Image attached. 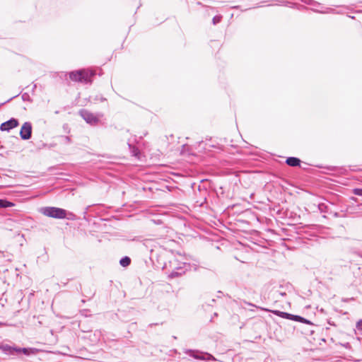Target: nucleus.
I'll list each match as a JSON object with an SVG mask.
<instances>
[{
    "mask_svg": "<svg viewBox=\"0 0 362 362\" xmlns=\"http://www.w3.org/2000/svg\"><path fill=\"white\" fill-rule=\"evenodd\" d=\"M97 76H101V73L90 67L62 71L59 74V77L66 81L67 84L72 82L84 86H91Z\"/></svg>",
    "mask_w": 362,
    "mask_h": 362,
    "instance_id": "1",
    "label": "nucleus"
},
{
    "mask_svg": "<svg viewBox=\"0 0 362 362\" xmlns=\"http://www.w3.org/2000/svg\"><path fill=\"white\" fill-rule=\"evenodd\" d=\"M35 6L43 14L52 15L57 13L58 5L57 0H38Z\"/></svg>",
    "mask_w": 362,
    "mask_h": 362,
    "instance_id": "2",
    "label": "nucleus"
},
{
    "mask_svg": "<svg viewBox=\"0 0 362 362\" xmlns=\"http://www.w3.org/2000/svg\"><path fill=\"white\" fill-rule=\"evenodd\" d=\"M40 211L46 216L54 218H64L66 216V211L64 209L57 207H42Z\"/></svg>",
    "mask_w": 362,
    "mask_h": 362,
    "instance_id": "3",
    "label": "nucleus"
},
{
    "mask_svg": "<svg viewBox=\"0 0 362 362\" xmlns=\"http://www.w3.org/2000/svg\"><path fill=\"white\" fill-rule=\"evenodd\" d=\"M80 115L87 123L92 125L97 124L99 122L100 118L103 117L102 114L95 115L85 110H81L80 112Z\"/></svg>",
    "mask_w": 362,
    "mask_h": 362,
    "instance_id": "4",
    "label": "nucleus"
},
{
    "mask_svg": "<svg viewBox=\"0 0 362 362\" xmlns=\"http://www.w3.org/2000/svg\"><path fill=\"white\" fill-rule=\"evenodd\" d=\"M190 356L199 360H215L214 357L207 353L199 352L197 351L189 350L186 352Z\"/></svg>",
    "mask_w": 362,
    "mask_h": 362,
    "instance_id": "5",
    "label": "nucleus"
},
{
    "mask_svg": "<svg viewBox=\"0 0 362 362\" xmlns=\"http://www.w3.org/2000/svg\"><path fill=\"white\" fill-rule=\"evenodd\" d=\"M32 125L30 122H25L21 129L20 135L22 139L28 140L31 137Z\"/></svg>",
    "mask_w": 362,
    "mask_h": 362,
    "instance_id": "6",
    "label": "nucleus"
},
{
    "mask_svg": "<svg viewBox=\"0 0 362 362\" xmlns=\"http://www.w3.org/2000/svg\"><path fill=\"white\" fill-rule=\"evenodd\" d=\"M18 125V122L17 119L12 118L1 124L0 129L1 131H7L16 127Z\"/></svg>",
    "mask_w": 362,
    "mask_h": 362,
    "instance_id": "7",
    "label": "nucleus"
},
{
    "mask_svg": "<svg viewBox=\"0 0 362 362\" xmlns=\"http://www.w3.org/2000/svg\"><path fill=\"white\" fill-rule=\"evenodd\" d=\"M274 314H275L276 315H278L279 317H281L283 318H286V319H295V320H299V319H302V317H299V316H297V315H293L291 314H289V313H284V312H281V311H279V310H272V311Z\"/></svg>",
    "mask_w": 362,
    "mask_h": 362,
    "instance_id": "8",
    "label": "nucleus"
},
{
    "mask_svg": "<svg viewBox=\"0 0 362 362\" xmlns=\"http://www.w3.org/2000/svg\"><path fill=\"white\" fill-rule=\"evenodd\" d=\"M286 163L290 166L295 167L300 165V160L295 157H289L286 159Z\"/></svg>",
    "mask_w": 362,
    "mask_h": 362,
    "instance_id": "9",
    "label": "nucleus"
},
{
    "mask_svg": "<svg viewBox=\"0 0 362 362\" xmlns=\"http://www.w3.org/2000/svg\"><path fill=\"white\" fill-rule=\"evenodd\" d=\"M315 13H338L339 12L336 11L334 8L327 7L325 10L321 11L317 8H310Z\"/></svg>",
    "mask_w": 362,
    "mask_h": 362,
    "instance_id": "10",
    "label": "nucleus"
},
{
    "mask_svg": "<svg viewBox=\"0 0 362 362\" xmlns=\"http://www.w3.org/2000/svg\"><path fill=\"white\" fill-rule=\"evenodd\" d=\"M21 350V353L27 356L37 354L39 351V350L35 348H22Z\"/></svg>",
    "mask_w": 362,
    "mask_h": 362,
    "instance_id": "11",
    "label": "nucleus"
},
{
    "mask_svg": "<svg viewBox=\"0 0 362 362\" xmlns=\"http://www.w3.org/2000/svg\"><path fill=\"white\" fill-rule=\"evenodd\" d=\"M1 350L8 354H13V346H9L8 344H3L0 346Z\"/></svg>",
    "mask_w": 362,
    "mask_h": 362,
    "instance_id": "12",
    "label": "nucleus"
},
{
    "mask_svg": "<svg viewBox=\"0 0 362 362\" xmlns=\"http://www.w3.org/2000/svg\"><path fill=\"white\" fill-rule=\"evenodd\" d=\"M14 203L7 201L6 199H0V208H8L14 206Z\"/></svg>",
    "mask_w": 362,
    "mask_h": 362,
    "instance_id": "13",
    "label": "nucleus"
},
{
    "mask_svg": "<svg viewBox=\"0 0 362 362\" xmlns=\"http://www.w3.org/2000/svg\"><path fill=\"white\" fill-rule=\"evenodd\" d=\"M299 1L306 5L313 6H319L321 5V4L320 2L315 1V0H299Z\"/></svg>",
    "mask_w": 362,
    "mask_h": 362,
    "instance_id": "14",
    "label": "nucleus"
},
{
    "mask_svg": "<svg viewBox=\"0 0 362 362\" xmlns=\"http://www.w3.org/2000/svg\"><path fill=\"white\" fill-rule=\"evenodd\" d=\"M223 19V16L221 14H217L216 16H214L212 18V24L216 25L217 24H218L219 23L221 22Z\"/></svg>",
    "mask_w": 362,
    "mask_h": 362,
    "instance_id": "15",
    "label": "nucleus"
},
{
    "mask_svg": "<svg viewBox=\"0 0 362 362\" xmlns=\"http://www.w3.org/2000/svg\"><path fill=\"white\" fill-rule=\"evenodd\" d=\"M129 147L131 150V153H132V155L134 156L139 158L140 152H139V149L137 148H136L135 146H132L131 144H129Z\"/></svg>",
    "mask_w": 362,
    "mask_h": 362,
    "instance_id": "16",
    "label": "nucleus"
},
{
    "mask_svg": "<svg viewBox=\"0 0 362 362\" xmlns=\"http://www.w3.org/2000/svg\"><path fill=\"white\" fill-rule=\"evenodd\" d=\"M130 262H131V259L128 257H124L122 258L119 261V263L122 267L129 266Z\"/></svg>",
    "mask_w": 362,
    "mask_h": 362,
    "instance_id": "17",
    "label": "nucleus"
},
{
    "mask_svg": "<svg viewBox=\"0 0 362 362\" xmlns=\"http://www.w3.org/2000/svg\"><path fill=\"white\" fill-rule=\"evenodd\" d=\"M356 328L362 334V319L356 322Z\"/></svg>",
    "mask_w": 362,
    "mask_h": 362,
    "instance_id": "18",
    "label": "nucleus"
},
{
    "mask_svg": "<svg viewBox=\"0 0 362 362\" xmlns=\"http://www.w3.org/2000/svg\"><path fill=\"white\" fill-rule=\"evenodd\" d=\"M209 45L211 46V47L213 48L214 47H218L219 45V43L216 40H211L209 42Z\"/></svg>",
    "mask_w": 362,
    "mask_h": 362,
    "instance_id": "19",
    "label": "nucleus"
},
{
    "mask_svg": "<svg viewBox=\"0 0 362 362\" xmlns=\"http://www.w3.org/2000/svg\"><path fill=\"white\" fill-rule=\"evenodd\" d=\"M22 99L23 100H30V98H29V95L28 93L25 92L23 95H22Z\"/></svg>",
    "mask_w": 362,
    "mask_h": 362,
    "instance_id": "20",
    "label": "nucleus"
},
{
    "mask_svg": "<svg viewBox=\"0 0 362 362\" xmlns=\"http://www.w3.org/2000/svg\"><path fill=\"white\" fill-rule=\"evenodd\" d=\"M354 194L358 196H362V189H355Z\"/></svg>",
    "mask_w": 362,
    "mask_h": 362,
    "instance_id": "21",
    "label": "nucleus"
},
{
    "mask_svg": "<svg viewBox=\"0 0 362 362\" xmlns=\"http://www.w3.org/2000/svg\"><path fill=\"white\" fill-rule=\"evenodd\" d=\"M21 349L22 348H17V347H14L13 349V353L14 352H16V353H21Z\"/></svg>",
    "mask_w": 362,
    "mask_h": 362,
    "instance_id": "22",
    "label": "nucleus"
},
{
    "mask_svg": "<svg viewBox=\"0 0 362 362\" xmlns=\"http://www.w3.org/2000/svg\"><path fill=\"white\" fill-rule=\"evenodd\" d=\"M33 87L31 90H35L37 88V83L33 82L32 83Z\"/></svg>",
    "mask_w": 362,
    "mask_h": 362,
    "instance_id": "23",
    "label": "nucleus"
},
{
    "mask_svg": "<svg viewBox=\"0 0 362 362\" xmlns=\"http://www.w3.org/2000/svg\"><path fill=\"white\" fill-rule=\"evenodd\" d=\"M30 86H20L19 89H21V91H23L25 88H28Z\"/></svg>",
    "mask_w": 362,
    "mask_h": 362,
    "instance_id": "24",
    "label": "nucleus"
},
{
    "mask_svg": "<svg viewBox=\"0 0 362 362\" xmlns=\"http://www.w3.org/2000/svg\"><path fill=\"white\" fill-rule=\"evenodd\" d=\"M347 16L349 18H351V19H355V16H354L348 15Z\"/></svg>",
    "mask_w": 362,
    "mask_h": 362,
    "instance_id": "25",
    "label": "nucleus"
},
{
    "mask_svg": "<svg viewBox=\"0 0 362 362\" xmlns=\"http://www.w3.org/2000/svg\"><path fill=\"white\" fill-rule=\"evenodd\" d=\"M222 88H224V89H226V88H228V87L227 84H226V85H225L224 86H223Z\"/></svg>",
    "mask_w": 362,
    "mask_h": 362,
    "instance_id": "26",
    "label": "nucleus"
},
{
    "mask_svg": "<svg viewBox=\"0 0 362 362\" xmlns=\"http://www.w3.org/2000/svg\"><path fill=\"white\" fill-rule=\"evenodd\" d=\"M345 347H348L349 346V343H346L345 345H344Z\"/></svg>",
    "mask_w": 362,
    "mask_h": 362,
    "instance_id": "27",
    "label": "nucleus"
},
{
    "mask_svg": "<svg viewBox=\"0 0 362 362\" xmlns=\"http://www.w3.org/2000/svg\"><path fill=\"white\" fill-rule=\"evenodd\" d=\"M140 6H141V3L139 4V6L137 7L136 11L140 8Z\"/></svg>",
    "mask_w": 362,
    "mask_h": 362,
    "instance_id": "28",
    "label": "nucleus"
}]
</instances>
